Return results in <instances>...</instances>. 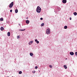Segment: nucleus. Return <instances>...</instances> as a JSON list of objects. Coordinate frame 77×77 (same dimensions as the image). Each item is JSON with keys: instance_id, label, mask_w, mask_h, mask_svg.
<instances>
[{"instance_id": "obj_8", "label": "nucleus", "mask_w": 77, "mask_h": 77, "mask_svg": "<svg viewBox=\"0 0 77 77\" xmlns=\"http://www.w3.org/2000/svg\"><path fill=\"white\" fill-rule=\"evenodd\" d=\"M35 42H36L37 44H39V42L38 41V40L37 39H35Z\"/></svg>"}, {"instance_id": "obj_26", "label": "nucleus", "mask_w": 77, "mask_h": 77, "mask_svg": "<svg viewBox=\"0 0 77 77\" xmlns=\"http://www.w3.org/2000/svg\"><path fill=\"white\" fill-rule=\"evenodd\" d=\"M40 20H43V18H40Z\"/></svg>"}, {"instance_id": "obj_20", "label": "nucleus", "mask_w": 77, "mask_h": 77, "mask_svg": "<svg viewBox=\"0 0 77 77\" xmlns=\"http://www.w3.org/2000/svg\"><path fill=\"white\" fill-rule=\"evenodd\" d=\"M21 73H22V72H21V71L19 72V74H21Z\"/></svg>"}, {"instance_id": "obj_13", "label": "nucleus", "mask_w": 77, "mask_h": 77, "mask_svg": "<svg viewBox=\"0 0 77 77\" xmlns=\"http://www.w3.org/2000/svg\"><path fill=\"white\" fill-rule=\"evenodd\" d=\"M73 14H74V15L75 16V15H77V14L76 12H75Z\"/></svg>"}, {"instance_id": "obj_17", "label": "nucleus", "mask_w": 77, "mask_h": 77, "mask_svg": "<svg viewBox=\"0 0 77 77\" xmlns=\"http://www.w3.org/2000/svg\"><path fill=\"white\" fill-rule=\"evenodd\" d=\"M44 26V23H42L41 25V26L42 27V26Z\"/></svg>"}, {"instance_id": "obj_3", "label": "nucleus", "mask_w": 77, "mask_h": 77, "mask_svg": "<svg viewBox=\"0 0 77 77\" xmlns=\"http://www.w3.org/2000/svg\"><path fill=\"white\" fill-rule=\"evenodd\" d=\"M46 33L48 35L50 33V29H48L46 30Z\"/></svg>"}, {"instance_id": "obj_18", "label": "nucleus", "mask_w": 77, "mask_h": 77, "mask_svg": "<svg viewBox=\"0 0 77 77\" xmlns=\"http://www.w3.org/2000/svg\"><path fill=\"white\" fill-rule=\"evenodd\" d=\"M64 29H67V26H64Z\"/></svg>"}, {"instance_id": "obj_19", "label": "nucleus", "mask_w": 77, "mask_h": 77, "mask_svg": "<svg viewBox=\"0 0 77 77\" xmlns=\"http://www.w3.org/2000/svg\"><path fill=\"white\" fill-rule=\"evenodd\" d=\"M20 35H19L17 36V39H19V38H20Z\"/></svg>"}, {"instance_id": "obj_2", "label": "nucleus", "mask_w": 77, "mask_h": 77, "mask_svg": "<svg viewBox=\"0 0 77 77\" xmlns=\"http://www.w3.org/2000/svg\"><path fill=\"white\" fill-rule=\"evenodd\" d=\"M14 6V2H12L11 4H10L9 5V8H12V7Z\"/></svg>"}, {"instance_id": "obj_24", "label": "nucleus", "mask_w": 77, "mask_h": 77, "mask_svg": "<svg viewBox=\"0 0 77 77\" xmlns=\"http://www.w3.org/2000/svg\"><path fill=\"white\" fill-rule=\"evenodd\" d=\"M10 12H12V10H10Z\"/></svg>"}, {"instance_id": "obj_15", "label": "nucleus", "mask_w": 77, "mask_h": 77, "mask_svg": "<svg viewBox=\"0 0 77 77\" xmlns=\"http://www.w3.org/2000/svg\"><path fill=\"white\" fill-rule=\"evenodd\" d=\"M3 18H1L0 19V21H3Z\"/></svg>"}, {"instance_id": "obj_23", "label": "nucleus", "mask_w": 77, "mask_h": 77, "mask_svg": "<svg viewBox=\"0 0 77 77\" xmlns=\"http://www.w3.org/2000/svg\"><path fill=\"white\" fill-rule=\"evenodd\" d=\"M75 55H76V56H77V52H76L75 53Z\"/></svg>"}, {"instance_id": "obj_21", "label": "nucleus", "mask_w": 77, "mask_h": 77, "mask_svg": "<svg viewBox=\"0 0 77 77\" xmlns=\"http://www.w3.org/2000/svg\"><path fill=\"white\" fill-rule=\"evenodd\" d=\"M35 71H32V73H33L34 74H35Z\"/></svg>"}, {"instance_id": "obj_5", "label": "nucleus", "mask_w": 77, "mask_h": 77, "mask_svg": "<svg viewBox=\"0 0 77 77\" xmlns=\"http://www.w3.org/2000/svg\"><path fill=\"white\" fill-rule=\"evenodd\" d=\"M62 2L63 3H66V0H63Z\"/></svg>"}, {"instance_id": "obj_25", "label": "nucleus", "mask_w": 77, "mask_h": 77, "mask_svg": "<svg viewBox=\"0 0 77 77\" xmlns=\"http://www.w3.org/2000/svg\"><path fill=\"white\" fill-rule=\"evenodd\" d=\"M49 66H50L51 68H52V66L50 65Z\"/></svg>"}, {"instance_id": "obj_11", "label": "nucleus", "mask_w": 77, "mask_h": 77, "mask_svg": "<svg viewBox=\"0 0 77 77\" xmlns=\"http://www.w3.org/2000/svg\"><path fill=\"white\" fill-rule=\"evenodd\" d=\"M64 67L65 68V69H67V67L65 65L64 66Z\"/></svg>"}, {"instance_id": "obj_7", "label": "nucleus", "mask_w": 77, "mask_h": 77, "mask_svg": "<svg viewBox=\"0 0 77 77\" xmlns=\"http://www.w3.org/2000/svg\"><path fill=\"white\" fill-rule=\"evenodd\" d=\"M10 34H11V33H10V32H8L7 35L8 36H10V35H11Z\"/></svg>"}, {"instance_id": "obj_22", "label": "nucleus", "mask_w": 77, "mask_h": 77, "mask_svg": "<svg viewBox=\"0 0 77 77\" xmlns=\"http://www.w3.org/2000/svg\"><path fill=\"white\" fill-rule=\"evenodd\" d=\"M35 69H38V66H35Z\"/></svg>"}, {"instance_id": "obj_16", "label": "nucleus", "mask_w": 77, "mask_h": 77, "mask_svg": "<svg viewBox=\"0 0 77 77\" xmlns=\"http://www.w3.org/2000/svg\"><path fill=\"white\" fill-rule=\"evenodd\" d=\"M15 13H17V12H18V10L17 9H16L15 10Z\"/></svg>"}, {"instance_id": "obj_4", "label": "nucleus", "mask_w": 77, "mask_h": 77, "mask_svg": "<svg viewBox=\"0 0 77 77\" xmlns=\"http://www.w3.org/2000/svg\"><path fill=\"white\" fill-rule=\"evenodd\" d=\"M33 42V41H30L29 42V45H32V44Z\"/></svg>"}, {"instance_id": "obj_28", "label": "nucleus", "mask_w": 77, "mask_h": 77, "mask_svg": "<svg viewBox=\"0 0 77 77\" xmlns=\"http://www.w3.org/2000/svg\"><path fill=\"white\" fill-rule=\"evenodd\" d=\"M19 26H20V24H19Z\"/></svg>"}, {"instance_id": "obj_9", "label": "nucleus", "mask_w": 77, "mask_h": 77, "mask_svg": "<svg viewBox=\"0 0 77 77\" xmlns=\"http://www.w3.org/2000/svg\"><path fill=\"white\" fill-rule=\"evenodd\" d=\"M26 24H29L30 22L28 20H27L26 21Z\"/></svg>"}, {"instance_id": "obj_14", "label": "nucleus", "mask_w": 77, "mask_h": 77, "mask_svg": "<svg viewBox=\"0 0 77 77\" xmlns=\"http://www.w3.org/2000/svg\"><path fill=\"white\" fill-rule=\"evenodd\" d=\"M33 54L32 53H30V55L31 56H33Z\"/></svg>"}, {"instance_id": "obj_29", "label": "nucleus", "mask_w": 77, "mask_h": 77, "mask_svg": "<svg viewBox=\"0 0 77 77\" xmlns=\"http://www.w3.org/2000/svg\"><path fill=\"white\" fill-rule=\"evenodd\" d=\"M66 60H67V58H66Z\"/></svg>"}, {"instance_id": "obj_1", "label": "nucleus", "mask_w": 77, "mask_h": 77, "mask_svg": "<svg viewBox=\"0 0 77 77\" xmlns=\"http://www.w3.org/2000/svg\"><path fill=\"white\" fill-rule=\"evenodd\" d=\"M36 11L38 13H40L41 11V8H40V7L38 6L37 7Z\"/></svg>"}, {"instance_id": "obj_6", "label": "nucleus", "mask_w": 77, "mask_h": 77, "mask_svg": "<svg viewBox=\"0 0 77 77\" xmlns=\"http://www.w3.org/2000/svg\"><path fill=\"white\" fill-rule=\"evenodd\" d=\"M70 54L72 56L73 55H74V53L72 52H70Z\"/></svg>"}, {"instance_id": "obj_10", "label": "nucleus", "mask_w": 77, "mask_h": 77, "mask_svg": "<svg viewBox=\"0 0 77 77\" xmlns=\"http://www.w3.org/2000/svg\"><path fill=\"white\" fill-rule=\"evenodd\" d=\"M4 30V28H3V27H2L1 28V30L2 31V30Z\"/></svg>"}, {"instance_id": "obj_12", "label": "nucleus", "mask_w": 77, "mask_h": 77, "mask_svg": "<svg viewBox=\"0 0 77 77\" xmlns=\"http://www.w3.org/2000/svg\"><path fill=\"white\" fill-rule=\"evenodd\" d=\"M19 31H24V30H26V29H19Z\"/></svg>"}, {"instance_id": "obj_27", "label": "nucleus", "mask_w": 77, "mask_h": 77, "mask_svg": "<svg viewBox=\"0 0 77 77\" xmlns=\"http://www.w3.org/2000/svg\"><path fill=\"white\" fill-rule=\"evenodd\" d=\"M70 20H72V18L71 17H70V18H69Z\"/></svg>"}]
</instances>
